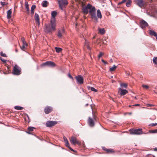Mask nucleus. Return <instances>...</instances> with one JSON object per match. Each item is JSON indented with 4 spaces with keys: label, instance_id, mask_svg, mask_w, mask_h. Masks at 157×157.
<instances>
[{
    "label": "nucleus",
    "instance_id": "f257e3e1",
    "mask_svg": "<svg viewBox=\"0 0 157 157\" xmlns=\"http://www.w3.org/2000/svg\"><path fill=\"white\" fill-rule=\"evenodd\" d=\"M82 10V12L84 14H87L89 12L91 18L95 22H98V17L100 19L102 18V15L100 10L99 9L97 10V16L96 13V8L90 3H88L86 7L83 8Z\"/></svg>",
    "mask_w": 157,
    "mask_h": 157
},
{
    "label": "nucleus",
    "instance_id": "f03ea898",
    "mask_svg": "<svg viewBox=\"0 0 157 157\" xmlns=\"http://www.w3.org/2000/svg\"><path fill=\"white\" fill-rule=\"evenodd\" d=\"M56 22L51 21L50 23L45 25L44 28V31L47 33H51L56 30Z\"/></svg>",
    "mask_w": 157,
    "mask_h": 157
},
{
    "label": "nucleus",
    "instance_id": "7ed1b4c3",
    "mask_svg": "<svg viewBox=\"0 0 157 157\" xmlns=\"http://www.w3.org/2000/svg\"><path fill=\"white\" fill-rule=\"evenodd\" d=\"M59 7L60 9L63 11L67 5L68 2L67 0H58Z\"/></svg>",
    "mask_w": 157,
    "mask_h": 157
},
{
    "label": "nucleus",
    "instance_id": "20e7f679",
    "mask_svg": "<svg viewBox=\"0 0 157 157\" xmlns=\"http://www.w3.org/2000/svg\"><path fill=\"white\" fill-rule=\"evenodd\" d=\"M21 71V69L17 65H15L13 68V73L15 75H19L20 74Z\"/></svg>",
    "mask_w": 157,
    "mask_h": 157
},
{
    "label": "nucleus",
    "instance_id": "39448f33",
    "mask_svg": "<svg viewBox=\"0 0 157 157\" xmlns=\"http://www.w3.org/2000/svg\"><path fill=\"white\" fill-rule=\"evenodd\" d=\"M134 2L136 5L141 8H143L145 4L144 0H134Z\"/></svg>",
    "mask_w": 157,
    "mask_h": 157
},
{
    "label": "nucleus",
    "instance_id": "423d86ee",
    "mask_svg": "<svg viewBox=\"0 0 157 157\" xmlns=\"http://www.w3.org/2000/svg\"><path fill=\"white\" fill-rule=\"evenodd\" d=\"M70 141L71 143L74 145H75L76 144L78 145H80L81 144V143L79 142L77 140L76 137L74 136H72L71 137L70 139Z\"/></svg>",
    "mask_w": 157,
    "mask_h": 157
},
{
    "label": "nucleus",
    "instance_id": "0eeeda50",
    "mask_svg": "<svg viewBox=\"0 0 157 157\" xmlns=\"http://www.w3.org/2000/svg\"><path fill=\"white\" fill-rule=\"evenodd\" d=\"M131 134L136 135H140L142 133V129L138 128L137 129H132L130 130Z\"/></svg>",
    "mask_w": 157,
    "mask_h": 157
},
{
    "label": "nucleus",
    "instance_id": "6e6552de",
    "mask_svg": "<svg viewBox=\"0 0 157 157\" xmlns=\"http://www.w3.org/2000/svg\"><path fill=\"white\" fill-rule=\"evenodd\" d=\"M57 122L56 121H48L47 122L46 124V126L48 127H52L54 125L56 124Z\"/></svg>",
    "mask_w": 157,
    "mask_h": 157
},
{
    "label": "nucleus",
    "instance_id": "1a4fd4ad",
    "mask_svg": "<svg viewBox=\"0 0 157 157\" xmlns=\"http://www.w3.org/2000/svg\"><path fill=\"white\" fill-rule=\"evenodd\" d=\"M140 25L142 28H145L148 25V23L143 19H142L140 21Z\"/></svg>",
    "mask_w": 157,
    "mask_h": 157
},
{
    "label": "nucleus",
    "instance_id": "9d476101",
    "mask_svg": "<svg viewBox=\"0 0 157 157\" xmlns=\"http://www.w3.org/2000/svg\"><path fill=\"white\" fill-rule=\"evenodd\" d=\"M41 66H48L49 67H54L56 66V64L52 62L48 61L43 63Z\"/></svg>",
    "mask_w": 157,
    "mask_h": 157
},
{
    "label": "nucleus",
    "instance_id": "9b49d317",
    "mask_svg": "<svg viewBox=\"0 0 157 157\" xmlns=\"http://www.w3.org/2000/svg\"><path fill=\"white\" fill-rule=\"evenodd\" d=\"M77 82L79 84H81L83 82V78L81 75H79L75 77Z\"/></svg>",
    "mask_w": 157,
    "mask_h": 157
},
{
    "label": "nucleus",
    "instance_id": "f8f14e48",
    "mask_svg": "<svg viewBox=\"0 0 157 157\" xmlns=\"http://www.w3.org/2000/svg\"><path fill=\"white\" fill-rule=\"evenodd\" d=\"M57 12L55 11H54L52 12L51 15L52 17L51 18V21H53L56 22L55 17L57 15Z\"/></svg>",
    "mask_w": 157,
    "mask_h": 157
},
{
    "label": "nucleus",
    "instance_id": "ddd939ff",
    "mask_svg": "<svg viewBox=\"0 0 157 157\" xmlns=\"http://www.w3.org/2000/svg\"><path fill=\"white\" fill-rule=\"evenodd\" d=\"M63 139L66 143V146L71 151H75L69 146V144L66 137L65 136H64Z\"/></svg>",
    "mask_w": 157,
    "mask_h": 157
},
{
    "label": "nucleus",
    "instance_id": "4468645a",
    "mask_svg": "<svg viewBox=\"0 0 157 157\" xmlns=\"http://www.w3.org/2000/svg\"><path fill=\"white\" fill-rule=\"evenodd\" d=\"M52 110V108L50 106H46L44 109V112L47 114L49 113Z\"/></svg>",
    "mask_w": 157,
    "mask_h": 157
},
{
    "label": "nucleus",
    "instance_id": "2eb2a0df",
    "mask_svg": "<svg viewBox=\"0 0 157 157\" xmlns=\"http://www.w3.org/2000/svg\"><path fill=\"white\" fill-rule=\"evenodd\" d=\"M119 91H120V94L122 95H124L128 93L127 90L125 89H123L121 88H119Z\"/></svg>",
    "mask_w": 157,
    "mask_h": 157
},
{
    "label": "nucleus",
    "instance_id": "dca6fc26",
    "mask_svg": "<svg viewBox=\"0 0 157 157\" xmlns=\"http://www.w3.org/2000/svg\"><path fill=\"white\" fill-rule=\"evenodd\" d=\"M35 19L36 22L37 23L38 25H40V17L39 15L36 13H35Z\"/></svg>",
    "mask_w": 157,
    "mask_h": 157
},
{
    "label": "nucleus",
    "instance_id": "f3484780",
    "mask_svg": "<svg viewBox=\"0 0 157 157\" xmlns=\"http://www.w3.org/2000/svg\"><path fill=\"white\" fill-rule=\"evenodd\" d=\"M64 33V30L63 29H62L61 30H59L58 31L57 36L59 38H61Z\"/></svg>",
    "mask_w": 157,
    "mask_h": 157
},
{
    "label": "nucleus",
    "instance_id": "a211bd4d",
    "mask_svg": "<svg viewBox=\"0 0 157 157\" xmlns=\"http://www.w3.org/2000/svg\"><path fill=\"white\" fill-rule=\"evenodd\" d=\"M88 122L89 125L91 127H93L94 125V122L93 120L89 117L88 120Z\"/></svg>",
    "mask_w": 157,
    "mask_h": 157
},
{
    "label": "nucleus",
    "instance_id": "6ab92c4d",
    "mask_svg": "<svg viewBox=\"0 0 157 157\" xmlns=\"http://www.w3.org/2000/svg\"><path fill=\"white\" fill-rule=\"evenodd\" d=\"M12 10L10 9L7 12V18L8 19H10L11 17Z\"/></svg>",
    "mask_w": 157,
    "mask_h": 157
},
{
    "label": "nucleus",
    "instance_id": "aec40b11",
    "mask_svg": "<svg viewBox=\"0 0 157 157\" xmlns=\"http://www.w3.org/2000/svg\"><path fill=\"white\" fill-rule=\"evenodd\" d=\"M149 33L150 35L154 36L155 37L157 35V33H156L154 31H153L151 30H149Z\"/></svg>",
    "mask_w": 157,
    "mask_h": 157
},
{
    "label": "nucleus",
    "instance_id": "412c9836",
    "mask_svg": "<svg viewBox=\"0 0 157 157\" xmlns=\"http://www.w3.org/2000/svg\"><path fill=\"white\" fill-rule=\"evenodd\" d=\"M48 2L47 1H44L42 3V6L44 7H46L48 6Z\"/></svg>",
    "mask_w": 157,
    "mask_h": 157
},
{
    "label": "nucleus",
    "instance_id": "4be33fe9",
    "mask_svg": "<svg viewBox=\"0 0 157 157\" xmlns=\"http://www.w3.org/2000/svg\"><path fill=\"white\" fill-rule=\"evenodd\" d=\"M98 30L99 31V32L101 34H103L105 33V30H104V29H100L98 28Z\"/></svg>",
    "mask_w": 157,
    "mask_h": 157
},
{
    "label": "nucleus",
    "instance_id": "5701e85b",
    "mask_svg": "<svg viewBox=\"0 0 157 157\" xmlns=\"http://www.w3.org/2000/svg\"><path fill=\"white\" fill-rule=\"evenodd\" d=\"M25 8L27 10L29 13V4L27 2H25Z\"/></svg>",
    "mask_w": 157,
    "mask_h": 157
},
{
    "label": "nucleus",
    "instance_id": "b1692460",
    "mask_svg": "<svg viewBox=\"0 0 157 157\" xmlns=\"http://www.w3.org/2000/svg\"><path fill=\"white\" fill-rule=\"evenodd\" d=\"M14 108L16 110H21L23 109V108L21 106H14Z\"/></svg>",
    "mask_w": 157,
    "mask_h": 157
},
{
    "label": "nucleus",
    "instance_id": "393cba45",
    "mask_svg": "<svg viewBox=\"0 0 157 157\" xmlns=\"http://www.w3.org/2000/svg\"><path fill=\"white\" fill-rule=\"evenodd\" d=\"M88 88L89 90H90L92 91H93L95 92L97 91V90L95 89L94 87H92L88 86Z\"/></svg>",
    "mask_w": 157,
    "mask_h": 157
},
{
    "label": "nucleus",
    "instance_id": "a878e982",
    "mask_svg": "<svg viewBox=\"0 0 157 157\" xmlns=\"http://www.w3.org/2000/svg\"><path fill=\"white\" fill-rule=\"evenodd\" d=\"M56 52L57 53H59L61 52L62 50V49L60 48L55 47Z\"/></svg>",
    "mask_w": 157,
    "mask_h": 157
},
{
    "label": "nucleus",
    "instance_id": "bb28decb",
    "mask_svg": "<svg viewBox=\"0 0 157 157\" xmlns=\"http://www.w3.org/2000/svg\"><path fill=\"white\" fill-rule=\"evenodd\" d=\"M131 3V0H128V2H126V6L128 7H129L130 6Z\"/></svg>",
    "mask_w": 157,
    "mask_h": 157
},
{
    "label": "nucleus",
    "instance_id": "cd10ccee",
    "mask_svg": "<svg viewBox=\"0 0 157 157\" xmlns=\"http://www.w3.org/2000/svg\"><path fill=\"white\" fill-rule=\"evenodd\" d=\"M116 68L117 66L115 65H114L112 67L110 68L109 70L111 71H114Z\"/></svg>",
    "mask_w": 157,
    "mask_h": 157
},
{
    "label": "nucleus",
    "instance_id": "c85d7f7f",
    "mask_svg": "<svg viewBox=\"0 0 157 157\" xmlns=\"http://www.w3.org/2000/svg\"><path fill=\"white\" fill-rule=\"evenodd\" d=\"M153 63L155 64H157V57H154L153 59Z\"/></svg>",
    "mask_w": 157,
    "mask_h": 157
},
{
    "label": "nucleus",
    "instance_id": "c756f323",
    "mask_svg": "<svg viewBox=\"0 0 157 157\" xmlns=\"http://www.w3.org/2000/svg\"><path fill=\"white\" fill-rule=\"evenodd\" d=\"M120 85L122 87H124L125 88H126L127 87V85L126 83H122Z\"/></svg>",
    "mask_w": 157,
    "mask_h": 157
},
{
    "label": "nucleus",
    "instance_id": "7c9ffc66",
    "mask_svg": "<svg viewBox=\"0 0 157 157\" xmlns=\"http://www.w3.org/2000/svg\"><path fill=\"white\" fill-rule=\"evenodd\" d=\"M102 149L103 150L106 151V152L108 153L111 152H112V151L111 150L108 149H105V147H103Z\"/></svg>",
    "mask_w": 157,
    "mask_h": 157
},
{
    "label": "nucleus",
    "instance_id": "2f4dec72",
    "mask_svg": "<svg viewBox=\"0 0 157 157\" xmlns=\"http://www.w3.org/2000/svg\"><path fill=\"white\" fill-rule=\"evenodd\" d=\"M149 132L151 133H157V129L150 130L149 131Z\"/></svg>",
    "mask_w": 157,
    "mask_h": 157
},
{
    "label": "nucleus",
    "instance_id": "473e14b6",
    "mask_svg": "<svg viewBox=\"0 0 157 157\" xmlns=\"http://www.w3.org/2000/svg\"><path fill=\"white\" fill-rule=\"evenodd\" d=\"M35 128L33 127H30L28 128V130L29 131H33V129H35Z\"/></svg>",
    "mask_w": 157,
    "mask_h": 157
},
{
    "label": "nucleus",
    "instance_id": "72a5a7b5",
    "mask_svg": "<svg viewBox=\"0 0 157 157\" xmlns=\"http://www.w3.org/2000/svg\"><path fill=\"white\" fill-rule=\"evenodd\" d=\"M0 55L1 56H3V57H7L6 54L3 53L2 52H1Z\"/></svg>",
    "mask_w": 157,
    "mask_h": 157
},
{
    "label": "nucleus",
    "instance_id": "f704fd0d",
    "mask_svg": "<svg viewBox=\"0 0 157 157\" xmlns=\"http://www.w3.org/2000/svg\"><path fill=\"white\" fill-rule=\"evenodd\" d=\"M0 3H1V5L2 6H5V5H6L8 4L7 3H6L5 2H0Z\"/></svg>",
    "mask_w": 157,
    "mask_h": 157
},
{
    "label": "nucleus",
    "instance_id": "c9c22d12",
    "mask_svg": "<svg viewBox=\"0 0 157 157\" xmlns=\"http://www.w3.org/2000/svg\"><path fill=\"white\" fill-rule=\"evenodd\" d=\"M27 46L22 45V46H20V48L22 50H24V49L26 48V47Z\"/></svg>",
    "mask_w": 157,
    "mask_h": 157
},
{
    "label": "nucleus",
    "instance_id": "e433bc0d",
    "mask_svg": "<svg viewBox=\"0 0 157 157\" xmlns=\"http://www.w3.org/2000/svg\"><path fill=\"white\" fill-rule=\"evenodd\" d=\"M36 8V6L35 5H33L31 8V10H34Z\"/></svg>",
    "mask_w": 157,
    "mask_h": 157
},
{
    "label": "nucleus",
    "instance_id": "4c0bfd02",
    "mask_svg": "<svg viewBox=\"0 0 157 157\" xmlns=\"http://www.w3.org/2000/svg\"><path fill=\"white\" fill-rule=\"evenodd\" d=\"M142 86L143 87L145 88L146 89H147L149 88V86L147 85H142Z\"/></svg>",
    "mask_w": 157,
    "mask_h": 157
},
{
    "label": "nucleus",
    "instance_id": "58836bf2",
    "mask_svg": "<svg viewBox=\"0 0 157 157\" xmlns=\"http://www.w3.org/2000/svg\"><path fill=\"white\" fill-rule=\"evenodd\" d=\"M103 55V53H102L101 52H100L99 55H98V57L99 58H100Z\"/></svg>",
    "mask_w": 157,
    "mask_h": 157
},
{
    "label": "nucleus",
    "instance_id": "ea45409f",
    "mask_svg": "<svg viewBox=\"0 0 157 157\" xmlns=\"http://www.w3.org/2000/svg\"><path fill=\"white\" fill-rule=\"evenodd\" d=\"M157 125V123H152L149 124V126H154Z\"/></svg>",
    "mask_w": 157,
    "mask_h": 157
},
{
    "label": "nucleus",
    "instance_id": "a19ab883",
    "mask_svg": "<svg viewBox=\"0 0 157 157\" xmlns=\"http://www.w3.org/2000/svg\"><path fill=\"white\" fill-rule=\"evenodd\" d=\"M0 60L4 63H5L6 62V60L3 59L2 58H0Z\"/></svg>",
    "mask_w": 157,
    "mask_h": 157
},
{
    "label": "nucleus",
    "instance_id": "79ce46f5",
    "mask_svg": "<svg viewBox=\"0 0 157 157\" xmlns=\"http://www.w3.org/2000/svg\"><path fill=\"white\" fill-rule=\"evenodd\" d=\"M21 41L22 43L24 42H25V38L24 37L21 38Z\"/></svg>",
    "mask_w": 157,
    "mask_h": 157
},
{
    "label": "nucleus",
    "instance_id": "37998d69",
    "mask_svg": "<svg viewBox=\"0 0 157 157\" xmlns=\"http://www.w3.org/2000/svg\"><path fill=\"white\" fill-rule=\"evenodd\" d=\"M101 61L104 63L105 64H107L108 63L107 62L105 61L103 59H102L101 60Z\"/></svg>",
    "mask_w": 157,
    "mask_h": 157
},
{
    "label": "nucleus",
    "instance_id": "c03bdc74",
    "mask_svg": "<svg viewBox=\"0 0 157 157\" xmlns=\"http://www.w3.org/2000/svg\"><path fill=\"white\" fill-rule=\"evenodd\" d=\"M22 45H25V46H27L28 44L26 43V41L25 42H22Z\"/></svg>",
    "mask_w": 157,
    "mask_h": 157
},
{
    "label": "nucleus",
    "instance_id": "a18cd8bd",
    "mask_svg": "<svg viewBox=\"0 0 157 157\" xmlns=\"http://www.w3.org/2000/svg\"><path fill=\"white\" fill-rule=\"evenodd\" d=\"M124 0H123L122 1L120 2L119 3H118V4H122L123 3H124Z\"/></svg>",
    "mask_w": 157,
    "mask_h": 157
},
{
    "label": "nucleus",
    "instance_id": "49530a36",
    "mask_svg": "<svg viewBox=\"0 0 157 157\" xmlns=\"http://www.w3.org/2000/svg\"><path fill=\"white\" fill-rule=\"evenodd\" d=\"M154 106V105H152V104H147V106L151 107V106Z\"/></svg>",
    "mask_w": 157,
    "mask_h": 157
},
{
    "label": "nucleus",
    "instance_id": "de8ad7c7",
    "mask_svg": "<svg viewBox=\"0 0 157 157\" xmlns=\"http://www.w3.org/2000/svg\"><path fill=\"white\" fill-rule=\"evenodd\" d=\"M68 76L71 78H72V77L69 74L68 75Z\"/></svg>",
    "mask_w": 157,
    "mask_h": 157
},
{
    "label": "nucleus",
    "instance_id": "09e8293b",
    "mask_svg": "<svg viewBox=\"0 0 157 157\" xmlns=\"http://www.w3.org/2000/svg\"><path fill=\"white\" fill-rule=\"evenodd\" d=\"M156 118V117L155 116H153L152 117V120H155Z\"/></svg>",
    "mask_w": 157,
    "mask_h": 157
},
{
    "label": "nucleus",
    "instance_id": "8fccbe9b",
    "mask_svg": "<svg viewBox=\"0 0 157 157\" xmlns=\"http://www.w3.org/2000/svg\"><path fill=\"white\" fill-rule=\"evenodd\" d=\"M140 105H139V104H135V105H132V106H139Z\"/></svg>",
    "mask_w": 157,
    "mask_h": 157
},
{
    "label": "nucleus",
    "instance_id": "3c124183",
    "mask_svg": "<svg viewBox=\"0 0 157 157\" xmlns=\"http://www.w3.org/2000/svg\"><path fill=\"white\" fill-rule=\"evenodd\" d=\"M34 13V10H31V13L32 14H33Z\"/></svg>",
    "mask_w": 157,
    "mask_h": 157
},
{
    "label": "nucleus",
    "instance_id": "603ef678",
    "mask_svg": "<svg viewBox=\"0 0 157 157\" xmlns=\"http://www.w3.org/2000/svg\"><path fill=\"white\" fill-rule=\"evenodd\" d=\"M30 131H28L27 132V133L29 134H31V133L30 132Z\"/></svg>",
    "mask_w": 157,
    "mask_h": 157
},
{
    "label": "nucleus",
    "instance_id": "864d4df0",
    "mask_svg": "<svg viewBox=\"0 0 157 157\" xmlns=\"http://www.w3.org/2000/svg\"><path fill=\"white\" fill-rule=\"evenodd\" d=\"M154 151H157V148H154Z\"/></svg>",
    "mask_w": 157,
    "mask_h": 157
},
{
    "label": "nucleus",
    "instance_id": "5fc2aeb1",
    "mask_svg": "<svg viewBox=\"0 0 157 157\" xmlns=\"http://www.w3.org/2000/svg\"><path fill=\"white\" fill-rule=\"evenodd\" d=\"M15 51H16V52H18V50H17V49H15Z\"/></svg>",
    "mask_w": 157,
    "mask_h": 157
},
{
    "label": "nucleus",
    "instance_id": "6e6d98bb",
    "mask_svg": "<svg viewBox=\"0 0 157 157\" xmlns=\"http://www.w3.org/2000/svg\"><path fill=\"white\" fill-rule=\"evenodd\" d=\"M88 105V103H87L86 104V106H87V105Z\"/></svg>",
    "mask_w": 157,
    "mask_h": 157
},
{
    "label": "nucleus",
    "instance_id": "4d7b16f0",
    "mask_svg": "<svg viewBox=\"0 0 157 157\" xmlns=\"http://www.w3.org/2000/svg\"><path fill=\"white\" fill-rule=\"evenodd\" d=\"M134 98H135V99H137V98H136V97H134Z\"/></svg>",
    "mask_w": 157,
    "mask_h": 157
},
{
    "label": "nucleus",
    "instance_id": "13d9d810",
    "mask_svg": "<svg viewBox=\"0 0 157 157\" xmlns=\"http://www.w3.org/2000/svg\"><path fill=\"white\" fill-rule=\"evenodd\" d=\"M155 38H156V39L157 40V36H156Z\"/></svg>",
    "mask_w": 157,
    "mask_h": 157
},
{
    "label": "nucleus",
    "instance_id": "bf43d9fd",
    "mask_svg": "<svg viewBox=\"0 0 157 157\" xmlns=\"http://www.w3.org/2000/svg\"><path fill=\"white\" fill-rule=\"evenodd\" d=\"M87 48L88 49H90V48L89 47H87Z\"/></svg>",
    "mask_w": 157,
    "mask_h": 157
},
{
    "label": "nucleus",
    "instance_id": "052dcab7",
    "mask_svg": "<svg viewBox=\"0 0 157 157\" xmlns=\"http://www.w3.org/2000/svg\"><path fill=\"white\" fill-rule=\"evenodd\" d=\"M129 107H130L131 106H133L132 105H129Z\"/></svg>",
    "mask_w": 157,
    "mask_h": 157
},
{
    "label": "nucleus",
    "instance_id": "680f3d73",
    "mask_svg": "<svg viewBox=\"0 0 157 157\" xmlns=\"http://www.w3.org/2000/svg\"><path fill=\"white\" fill-rule=\"evenodd\" d=\"M132 114V113H129V114Z\"/></svg>",
    "mask_w": 157,
    "mask_h": 157
},
{
    "label": "nucleus",
    "instance_id": "e2e57ef3",
    "mask_svg": "<svg viewBox=\"0 0 157 157\" xmlns=\"http://www.w3.org/2000/svg\"><path fill=\"white\" fill-rule=\"evenodd\" d=\"M124 0V2H125L127 0Z\"/></svg>",
    "mask_w": 157,
    "mask_h": 157
},
{
    "label": "nucleus",
    "instance_id": "0e129e2a",
    "mask_svg": "<svg viewBox=\"0 0 157 157\" xmlns=\"http://www.w3.org/2000/svg\"><path fill=\"white\" fill-rule=\"evenodd\" d=\"M111 61H112V59H111Z\"/></svg>",
    "mask_w": 157,
    "mask_h": 157
},
{
    "label": "nucleus",
    "instance_id": "69168bd1",
    "mask_svg": "<svg viewBox=\"0 0 157 157\" xmlns=\"http://www.w3.org/2000/svg\"><path fill=\"white\" fill-rule=\"evenodd\" d=\"M91 109H92V106H91Z\"/></svg>",
    "mask_w": 157,
    "mask_h": 157
}]
</instances>
